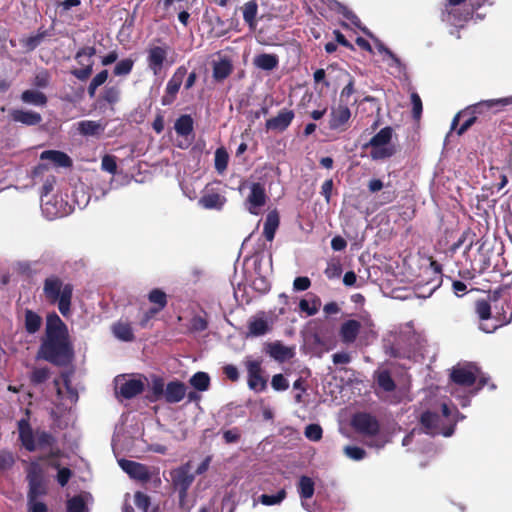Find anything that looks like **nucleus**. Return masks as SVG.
<instances>
[{
	"instance_id": "obj_1",
	"label": "nucleus",
	"mask_w": 512,
	"mask_h": 512,
	"mask_svg": "<svg viewBox=\"0 0 512 512\" xmlns=\"http://www.w3.org/2000/svg\"><path fill=\"white\" fill-rule=\"evenodd\" d=\"M71 349L68 344V334L65 324L56 314L47 316L46 338L43 341L38 357L53 364H63L68 361Z\"/></svg>"
},
{
	"instance_id": "obj_2",
	"label": "nucleus",
	"mask_w": 512,
	"mask_h": 512,
	"mask_svg": "<svg viewBox=\"0 0 512 512\" xmlns=\"http://www.w3.org/2000/svg\"><path fill=\"white\" fill-rule=\"evenodd\" d=\"M463 418L455 407L442 403L441 413L428 411L422 415L421 423L426 434L449 437L453 434L456 423Z\"/></svg>"
},
{
	"instance_id": "obj_3",
	"label": "nucleus",
	"mask_w": 512,
	"mask_h": 512,
	"mask_svg": "<svg viewBox=\"0 0 512 512\" xmlns=\"http://www.w3.org/2000/svg\"><path fill=\"white\" fill-rule=\"evenodd\" d=\"M72 293V285L64 283L55 275L47 277L44 281L43 294L46 300L52 304L57 303L58 309L64 317L70 314Z\"/></svg>"
},
{
	"instance_id": "obj_4",
	"label": "nucleus",
	"mask_w": 512,
	"mask_h": 512,
	"mask_svg": "<svg viewBox=\"0 0 512 512\" xmlns=\"http://www.w3.org/2000/svg\"><path fill=\"white\" fill-rule=\"evenodd\" d=\"M450 392L458 393V390L464 392L470 391L474 383L479 380V385L484 387L488 384L486 377L474 363H460L453 367L451 371Z\"/></svg>"
},
{
	"instance_id": "obj_5",
	"label": "nucleus",
	"mask_w": 512,
	"mask_h": 512,
	"mask_svg": "<svg viewBox=\"0 0 512 512\" xmlns=\"http://www.w3.org/2000/svg\"><path fill=\"white\" fill-rule=\"evenodd\" d=\"M393 129L390 126L382 128L363 147H371L370 157L373 160H384L396 153V147L391 145Z\"/></svg>"
},
{
	"instance_id": "obj_6",
	"label": "nucleus",
	"mask_w": 512,
	"mask_h": 512,
	"mask_svg": "<svg viewBox=\"0 0 512 512\" xmlns=\"http://www.w3.org/2000/svg\"><path fill=\"white\" fill-rule=\"evenodd\" d=\"M29 484L28 499H38L47 493V483L44 470L38 462H31L27 469Z\"/></svg>"
},
{
	"instance_id": "obj_7",
	"label": "nucleus",
	"mask_w": 512,
	"mask_h": 512,
	"mask_svg": "<svg viewBox=\"0 0 512 512\" xmlns=\"http://www.w3.org/2000/svg\"><path fill=\"white\" fill-rule=\"evenodd\" d=\"M96 54V48L86 46L80 48L75 54V60L82 68H74L71 74L80 81H86L93 72V61L91 58Z\"/></svg>"
},
{
	"instance_id": "obj_8",
	"label": "nucleus",
	"mask_w": 512,
	"mask_h": 512,
	"mask_svg": "<svg viewBox=\"0 0 512 512\" xmlns=\"http://www.w3.org/2000/svg\"><path fill=\"white\" fill-rule=\"evenodd\" d=\"M42 213L48 220L62 218L72 213L73 208L62 197L54 196L51 199H42Z\"/></svg>"
},
{
	"instance_id": "obj_9",
	"label": "nucleus",
	"mask_w": 512,
	"mask_h": 512,
	"mask_svg": "<svg viewBox=\"0 0 512 512\" xmlns=\"http://www.w3.org/2000/svg\"><path fill=\"white\" fill-rule=\"evenodd\" d=\"M19 429V437L22 442V445L28 451H34L37 448V444H45L48 443L51 439V436L47 433H39L36 436L34 435L32 428L30 427L28 421L22 419L18 422Z\"/></svg>"
},
{
	"instance_id": "obj_10",
	"label": "nucleus",
	"mask_w": 512,
	"mask_h": 512,
	"mask_svg": "<svg viewBox=\"0 0 512 512\" xmlns=\"http://www.w3.org/2000/svg\"><path fill=\"white\" fill-rule=\"evenodd\" d=\"M191 470V462H187L170 472L172 483L175 489L179 491L181 499L186 496L187 490L194 481V474Z\"/></svg>"
},
{
	"instance_id": "obj_11",
	"label": "nucleus",
	"mask_w": 512,
	"mask_h": 512,
	"mask_svg": "<svg viewBox=\"0 0 512 512\" xmlns=\"http://www.w3.org/2000/svg\"><path fill=\"white\" fill-rule=\"evenodd\" d=\"M145 386L141 377L118 376L115 379V389L122 397L130 399L140 394Z\"/></svg>"
},
{
	"instance_id": "obj_12",
	"label": "nucleus",
	"mask_w": 512,
	"mask_h": 512,
	"mask_svg": "<svg viewBox=\"0 0 512 512\" xmlns=\"http://www.w3.org/2000/svg\"><path fill=\"white\" fill-rule=\"evenodd\" d=\"M54 386L59 401L58 404L63 406V408L68 409L77 402L78 394L77 391L71 387L68 375H63L60 379H55Z\"/></svg>"
},
{
	"instance_id": "obj_13",
	"label": "nucleus",
	"mask_w": 512,
	"mask_h": 512,
	"mask_svg": "<svg viewBox=\"0 0 512 512\" xmlns=\"http://www.w3.org/2000/svg\"><path fill=\"white\" fill-rule=\"evenodd\" d=\"M169 47L167 45H150L147 49V66L154 76L160 75L167 61Z\"/></svg>"
},
{
	"instance_id": "obj_14",
	"label": "nucleus",
	"mask_w": 512,
	"mask_h": 512,
	"mask_svg": "<svg viewBox=\"0 0 512 512\" xmlns=\"http://www.w3.org/2000/svg\"><path fill=\"white\" fill-rule=\"evenodd\" d=\"M245 367L248 373V386L255 392H262L267 386V381L262 375L261 363L258 360L247 357Z\"/></svg>"
},
{
	"instance_id": "obj_15",
	"label": "nucleus",
	"mask_w": 512,
	"mask_h": 512,
	"mask_svg": "<svg viewBox=\"0 0 512 512\" xmlns=\"http://www.w3.org/2000/svg\"><path fill=\"white\" fill-rule=\"evenodd\" d=\"M511 103L512 98L483 100L476 104L468 106L466 108V112L472 111V114H475L477 118H479L480 116L486 117L490 116L491 113L499 111L500 108L507 106Z\"/></svg>"
},
{
	"instance_id": "obj_16",
	"label": "nucleus",
	"mask_w": 512,
	"mask_h": 512,
	"mask_svg": "<svg viewBox=\"0 0 512 512\" xmlns=\"http://www.w3.org/2000/svg\"><path fill=\"white\" fill-rule=\"evenodd\" d=\"M440 19L442 22L452 26L462 27L463 24L470 19V13L466 10H462L458 6L444 4L441 9Z\"/></svg>"
},
{
	"instance_id": "obj_17",
	"label": "nucleus",
	"mask_w": 512,
	"mask_h": 512,
	"mask_svg": "<svg viewBox=\"0 0 512 512\" xmlns=\"http://www.w3.org/2000/svg\"><path fill=\"white\" fill-rule=\"evenodd\" d=\"M351 118V111L347 103H341L331 108L329 128L331 130H344V127Z\"/></svg>"
},
{
	"instance_id": "obj_18",
	"label": "nucleus",
	"mask_w": 512,
	"mask_h": 512,
	"mask_svg": "<svg viewBox=\"0 0 512 512\" xmlns=\"http://www.w3.org/2000/svg\"><path fill=\"white\" fill-rule=\"evenodd\" d=\"M353 425L357 431L365 435L374 436L379 430L378 421L367 413H359L353 418Z\"/></svg>"
},
{
	"instance_id": "obj_19",
	"label": "nucleus",
	"mask_w": 512,
	"mask_h": 512,
	"mask_svg": "<svg viewBox=\"0 0 512 512\" xmlns=\"http://www.w3.org/2000/svg\"><path fill=\"white\" fill-rule=\"evenodd\" d=\"M266 198L264 186L261 183H253L247 198L249 212L257 215L260 208L265 205Z\"/></svg>"
},
{
	"instance_id": "obj_20",
	"label": "nucleus",
	"mask_w": 512,
	"mask_h": 512,
	"mask_svg": "<svg viewBox=\"0 0 512 512\" xmlns=\"http://www.w3.org/2000/svg\"><path fill=\"white\" fill-rule=\"evenodd\" d=\"M148 300L155 306L146 312L145 318L141 323L142 326H144L155 314L164 309V307L167 305V295L163 290L155 288L148 293Z\"/></svg>"
},
{
	"instance_id": "obj_21",
	"label": "nucleus",
	"mask_w": 512,
	"mask_h": 512,
	"mask_svg": "<svg viewBox=\"0 0 512 512\" xmlns=\"http://www.w3.org/2000/svg\"><path fill=\"white\" fill-rule=\"evenodd\" d=\"M294 116L293 110L282 109L277 116L266 120L265 127L267 130L283 132L290 126Z\"/></svg>"
},
{
	"instance_id": "obj_22",
	"label": "nucleus",
	"mask_w": 512,
	"mask_h": 512,
	"mask_svg": "<svg viewBox=\"0 0 512 512\" xmlns=\"http://www.w3.org/2000/svg\"><path fill=\"white\" fill-rule=\"evenodd\" d=\"M118 463L122 470L133 479L147 481L150 478L149 469L141 463L125 459L119 460Z\"/></svg>"
},
{
	"instance_id": "obj_23",
	"label": "nucleus",
	"mask_w": 512,
	"mask_h": 512,
	"mask_svg": "<svg viewBox=\"0 0 512 512\" xmlns=\"http://www.w3.org/2000/svg\"><path fill=\"white\" fill-rule=\"evenodd\" d=\"M10 118L26 126H36L42 122L41 114L31 110L13 109L10 112Z\"/></svg>"
},
{
	"instance_id": "obj_24",
	"label": "nucleus",
	"mask_w": 512,
	"mask_h": 512,
	"mask_svg": "<svg viewBox=\"0 0 512 512\" xmlns=\"http://www.w3.org/2000/svg\"><path fill=\"white\" fill-rule=\"evenodd\" d=\"M297 490L301 498L302 507L310 512L311 509L307 500L311 499L314 495L315 483L313 479L308 476H301L297 484Z\"/></svg>"
},
{
	"instance_id": "obj_25",
	"label": "nucleus",
	"mask_w": 512,
	"mask_h": 512,
	"mask_svg": "<svg viewBox=\"0 0 512 512\" xmlns=\"http://www.w3.org/2000/svg\"><path fill=\"white\" fill-rule=\"evenodd\" d=\"M270 330V323L264 313L251 317L248 321V335L258 337Z\"/></svg>"
},
{
	"instance_id": "obj_26",
	"label": "nucleus",
	"mask_w": 512,
	"mask_h": 512,
	"mask_svg": "<svg viewBox=\"0 0 512 512\" xmlns=\"http://www.w3.org/2000/svg\"><path fill=\"white\" fill-rule=\"evenodd\" d=\"M212 68V76L216 82L224 81L233 72L232 61L227 57L221 58L219 61H213Z\"/></svg>"
},
{
	"instance_id": "obj_27",
	"label": "nucleus",
	"mask_w": 512,
	"mask_h": 512,
	"mask_svg": "<svg viewBox=\"0 0 512 512\" xmlns=\"http://www.w3.org/2000/svg\"><path fill=\"white\" fill-rule=\"evenodd\" d=\"M40 158L52 161L57 167L70 168L73 165L72 159L65 152L59 150L43 151Z\"/></svg>"
},
{
	"instance_id": "obj_28",
	"label": "nucleus",
	"mask_w": 512,
	"mask_h": 512,
	"mask_svg": "<svg viewBox=\"0 0 512 512\" xmlns=\"http://www.w3.org/2000/svg\"><path fill=\"white\" fill-rule=\"evenodd\" d=\"M186 395V386L179 381H172L165 389V399L169 403H178Z\"/></svg>"
},
{
	"instance_id": "obj_29",
	"label": "nucleus",
	"mask_w": 512,
	"mask_h": 512,
	"mask_svg": "<svg viewBox=\"0 0 512 512\" xmlns=\"http://www.w3.org/2000/svg\"><path fill=\"white\" fill-rule=\"evenodd\" d=\"M361 323L356 320L345 321L340 328V336L344 343L350 344L355 341L359 334Z\"/></svg>"
},
{
	"instance_id": "obj_30",
	"label": "nucleus",
	"mask_w": 512,
	"mask_h": 512,
	"mask_svg": "<svg viewBox=\"0 0 512 512\" xmlns=\"http://www.w3.org/2000/svg\"><path fill=\"white\" fill-rule=\"evenodd\" d=\"M174 129L178 136L184 137L193 136L194 120L189 114H183L178 117L174 123Z\"/></svg>"
},
{
	"instance_id": "obj_31",
	"label": "nucleus",
	"mask_w": 512,
	"mask_h": 512,
	"mask_svg": "<svg viewBox=\"0 0 512 512\" xmlns=\"http://www.w3.org/2000/svg\"><path fill=\"white\" fill-rule=\"evenodd\" d=\"M268 352L272 358L280 362H284L294 356L293 348L287 347L280 342L270 344Z\"/></svg>"
},
{
	"instance_id": "obj_32",
	"label": "nucleus",
	"mask_w": 512,
	"mask_h": 512,
	"mask_svg": "<svg viewBox=\"0 0 512 512\" xmlns=\"http://www.w3.org/2000/svg\"><path fill=\"white\" fill-rule=\"evenodd\" d=\"M253 63L259 69L271 71L278 67L279 58L276 54L262 53L255 56Z\"/></svg>"
},
{
	"instance_id": "obj_33",
	"label": "nucleus",
	"mask_w": 512,
	"mask_h": 512,
	"mask_svg": "<svg viewBox=\"0 0 512 512\" xmlns=\"http://www.w3.org/2000/svg\"><path fill=\"white\" fill-rule=\"evenodd\" d=\"M186 74H187V68L183 65L179 66L173 73L170 80L167 82L166 89H165L166 92L171 95H177Z\"/></svg>"
},
{
	"instance_id": "obj_34",
	"label": "nucleus",
	"mask_w": 512,
	"mask_h": 512,
	"mask_svg": "<svg viewBox=\"0 0 512 512\" xmlns=\"http://www.w3.org/2000/svg\"><path fill=\"white\" fill-rule=\"evenodd\" d=\"M42 325V318L36 312L26 309L24 313V327L29 334L36 333Z\"/></svg>"
},
{
	"instance_id": "obj_35",
	"label": "nucleus",
	"mask_w": 512,
	"mask_h": 512,
	"mask_svg": "<svg viewBox=\"0 0 512 512\" xmlns=\"http://www.w3.org/2000/svg\"><path fill=\"white\" fill-rule=\"evenodd\" d=\"M225 201L226 199L224 196L213 192L203 195L200 198L199 203L207 209H220L224 205Z\"/></svg>"
},
{
	"instance_id": "obj_36",
	"label": "nucleus",
	"mask_w": 512,
	"mask_h": 512,
	"mask_svg": "<svg viewBox=\"0 0 512 512\" xmlns=\"http://www.w3.org/2000/svg\"><path fill=\"white\" fill-rule=\"evenodd\" d=\"M21 100L24 103L33 104L35 106H45L48 102L47 96L43 92L36 90L23 91Z\"/></svg>"
},
{
	"instance_id": "obj_37",
	"label": "nucleus",
	"mask_w": 512,
	"mask_h": 512,
	"mask_svg": "<svg viewBox=\"0 0 512 512\" xmlns=\"http://www.w3.org/2000/svg\"><path fill=\"white\" fill-rule=\"evenodd\" d=\"M114 336L122 341H131L134 338L133 330L128 322L119 321L112 327Z\"/></svg>"
},
{
	"instance_id": "obj_38",
	"label": "nucleus",
	"mask_w": 512,
	"mask_h": 512,
	"mask_svg": "<svg viewBox=\"0 0 512 512\" xmlns=\"http://www.w3.org/2000/svg\"><path fill=\"white\" fill-rule=\"evenodd\" d=\"M243 19L250 28L256 25V16L258 13V3L256 0H250L243 6Z\"/></svg>"
},
{
	"instance_id": "obj_39",
	"label": "nucleus",
	"mask_w": 512,
	"mask_h": 512,
	"mask_svg": "<svg viewBox=\"0 0 512 512\" xmlns=\"http://www.w3.org/2000/svg\"><path fill=\"white\" fill-rule=\"evenodd\" d=\"M321 307V300L317 296H312L310 299H302L299 302V309L307 316L315 315Z\"/></svg>"
},
{
	"instance_id": "obj_40",
	"label": "nucleus",
	"mask_w": 512,
	"mask_h": 512,
	"mask_svg": "<svg viewBox=\"0 0 512 512\" xmlns=\"http://www.w3.org/2000/svg\"><path fill=\"white\" fill-rule=\"evenodd\" d=\"M104 130V127L97 121L83 120L78 123V131L84 136H93Z\"/></svg>"
},
{
	"instance_id": "obj_41",
	"label": "nucleus",
	"mask_w": 512,
	"mask_h": 512,
	"mask_svg": "<svg viewBox=\"0 0 512 512\" xmlns=\"http://www.w3.org/2000/svg\"><path fill=\"white\" fill-rule=\"evenodd\" d=\"M489 172L491 177L494 179L492 188L496 189L497 192L502 191L508 184V177L504 169L499 167H491Z\"/></svg>"
},
{
	"instance_id": "obj_42",
	"label": "nucleus",
	"mask_w": 512,
	"mask_h": 512,
	"mask_svg": "<svg viewBox=\"0 0 512 512\" xmlns=\"http://www.w3.org/2000/svg\"><path fill=\"white\" fill-rule=\"evenodd\" d=\"M51 377L50 369L46 366L33 367L30 373V381L33 385H41Z\"/></svg>"
},
{
	"instance_id": "obj_43",
	"label": "nucleus",
	"mask_w": 512,
	"mask_h": 512,
	"mask_svg": "<svg viewBox=\"0 0 512 512\" xmlns=\"http://www.w3.org/2000/svg\"><path fill=\"white\" fill-rule=\"evenodd\" d=\"M189 383L198 391H207L210 386V377L206 372L199 371L190 378Z\"/></svg>"
},
{
	"instance_id": "obj_44",
	"label": "nucleus",
	"mask_w": 512,
	"mask_h": 512,
	"mask_svg": "<svg viewBox=\"0 0 512 512\" xmlns=\"http://www.w3.org/2000/svg\"><path fill=\"white\" fill-rule=\"evenodd\" d=\"M229 154L224 147L217 148L215 151L214 165L218 173H223L228 166Z\"/></svg>"
},
{
	"instance_id": "obj_45",
	"label": "nucleus",
	"mask_w": 512,
	"mask_h": 512,
	"mask_svg": "<svg viewBox=\"0 0 512 512\" xmlns=\"http://www.w3.org/2000/svg\"><path fill=\"white\" fill-rule=\"evenodd\" d=\"M286 498V491L281 489L274 495L262 494L259 501L266 506H273L280 504Z\"/></svg>"
},
{
	"instance_id": "obj_46",
	"label": "nucleus",
	"mask_w": 512,
	"mask_h": 512,
	"mask_svg": "<svg viewBox=\"0 0 512 512\" xmlns=\"http://www.w3.org/2000/svg\"><path fill=\"white\" fill-rule=\"evenodd\" d=\"M134 66V61L131 58H126L119 61L114 69L113 73L115 76H125L131 73Z\"/></svg>"
},
{
	"instance_id": "obj_47",
	"label": "nucleus",
	"mask_w": 512,
	"mask_h": 512,
	"mask_svg": "<svg viewBox=\"0 0 512 512\" xmlns=\"http://www.w3.org/2000/svg\"><path fill=\"white\" fill-rule=\"evenodd\" d=\"M462 118H465L463 123L459 126L457 129V134L462 135L464 134L472 125H474L478 118L475 114H472L471 112H466V108L461 111Z\"/></svg>"
},
{
	"instance_id": "obj_48",
	"label": "nucleus",
	"mask_w": 512,
	"mask_h": 512,
	"mask_svg": "<svg viewBox=\"0 0 512 512\" xmlns=\"http://www.w3.org/2000/svg\"><path fill=\"white\" fill-rule=\"evenodd\" d=\"M102 99L110 105L116 104L120 99V89L116 86L105 87Z\"/></svg>"
},
{
	"instance_id": "obj_49",
	"label": "nucleus",
	"mask_w": 512,
	"mask_h": 512,
	"mask_svg": "<svg viewBox=\"0 0 512 512\" xmlns=\"http://www.w3.org/2000/svg\"><path fill=\"white\" fill-rule=\"evenodd\" d=\"M476 313L481 321L490 319L491 306L486 300H478L475 304Z\"/></svg>"
},
{
	"instance_id": "obj_50",
	"label": "nucleus",
	"mask_w": 512,
	"mask_h": 512,
	"mask_svg": "<svg viewBox=\"0 0 512 512\" xmlns=\"http://www.w3.org/2000/svg\"><path fill=\"white\" fill-rule=\"evenodd\" d=\"M85 509L86 504L82 495L74 496L67 502L68 512H84Z\"/></svg>"
},
{
	"instance_id": "obj_51",
	"label": "nucleus",
	"mask_w": 512,
	"mask_h": 512,
	"mask_svg": "<svg viewBox=\"0 0 512 512\" xmlns=\"http://www.w3.org/2000/svg\"><path fill=\"white\" fill-rule=\"evenodd\" d=\"M343 451L348 458L354 461H360L366 457V451L358 446H345Z\"/></svg>"
},
{
	"instance_id": "obj_52",
	"label": "nucleus",
	"mask_w": 512,
	"mask_h": 512,
	"mask_svg": "<svg viewBox=\"0 0 512 512\" xmlns=\"http://www.w3.org/2000/svg\"><path fill=\"white\" fill-rule=\"evenodd\" d=\"M377 383L384 391H392L395 387L393 379L386 371H381L378 373Z\"/></svg>"
},
{
	"instance_id": "obj_53",
	"label": "nucleus",
	"mask_w": 512,
	"mask_h": 512,
	"mask_svg": "<svg viewBox=\"0 0 512 512\" xmlns=\"http://www.w3.org/2000/svg\"><path fill=\"white\" fill-rule=\"evenodd\" d=\"M46 36L47 31H38L36 35L30 36L25 40L24 46L27 48V50L33 51L41 44Z\"/></svg>"
},
{
	"instance_id": "obj_54",
	"label": "nucleus",
	"mask_w": 512,
	"mask_h": 512,
	"mask_svg": "<svg viewBox=\"0 0 512 512\" xmlns=\"http://www.w3.org/2000/svg\"><path fill=\"white\" fill-rule=\"evenodd\" d=\"M15 457L12 452L7 450L0 451V470L7 471L13 467Z\"/></svg>"
},
{
	"instance_id": "obj_55",
	"label": "nucleus",
	"mask_w": 512,
	"mask_h": 512,
	"mask_svg": "<svg viewBox=\"0 0 512 512\" xmlns=\"http://www.w3.org/2000/svg\"><path fill=\"white\" fill-rule=\"evenodd\" d=\"M411 104H412V116L415 120H419L422 115L423 105L422 100L418 93L413 92L411 94Z\"/></svg>"
},
{
	"instance_id": "obj_56",
	"label": "nucleus",
	"mask_w": 512,
	"mask_h": 512,
	"mask_svg": "<svg viewBox=\"0 0 512 512\" xmlns=\"http://www.w3.org/2000/svg\"><path fill=\"white\" fill-rule=\"evenodd\" d=\"M49 83L50 74L46 69H42L38 72L33 79V85L37 88H46L49 86Z\"/></svg>"
},
{
	"instance_id": "obj_57",
	"label": "nucleus",
	"mask_w": 512,
	"mask_h": 512,
	"mask_svg": "<svg viewBox=\"0 0 512 512\" xmlns=\"http://www.w3.org/2000/svg\"><path fill=\"white\" fill-rule=\"evenodd\" d=\"M101 167L104 171L115 174L117 171L116 157L113 155H105L101 161Z\"/></svg>"
},
{
	"instance_id": "obj_58",
	"label": "nucleus",
	"mask_w": 512,
	"mask_h": 512,
	"mask_svg": "<svg viewBox=\"0 0 512 512\" xmlns=\"http://www.w3.org/2000/svg\"><path fill=\"white\" fill-rule=\"evenodd\" d=\"M134 503L142 512H148L150 499L146 494L142 492H136L134 495Z\"/></svg>"
},
{
	"instance_id": "obj_59",
	"label": "nucleus",
	"mask_w": 512,
	"mask_h": 512,
	"mask_svg": "<svg viewBox=\"0 0 512 512\" xmlns=\"http://www.w3.org/2000/svg\"><path fill=\"white\" fill-rule=\"evenodd\" d=\"M305 436L311 441H319L322 437V428L318 424H310L305 428Z\"/></svg>"
},
{
	"instance_id": "obj_60",
	"label": "nucleus",
	"mask_w": 512,
	"mask_h": 512,
	"mask_svg": "<svg viewBox=\"0 0 512 512\" xmlns=\"http://www.w3.org/2000/svg\"><path fill=\"white\" fill-rule=\"evenodd\" d=\"M51 466L58 469L57 481L61 486H65L71 477V471L68 468H59V465L50 462Z\"/></svg>"
},
{
	"instance_id": "obj_61",
	"label": "nucleus",
	"mask_w": 512,
	"mask_h": 512,
	"mask_svg": "<svg viewBox=\"0 0 512 512\" xmlns=\"http://www.w3.org/2000/svg\"><path fill=\"white\" fill-rule=\"evenodd\" d=\"M271 385L273 389L277 391H284L289 387L288 381L282 374H276L273 376Z\"/></svg>"
},
{
	"instance_id": "obj_62",
	"label": "nucleus",
	"mask_w": 512,
	"mask_h": 512,
	"mask_svg": "<svg viewBox=\"0 0 512 512\" xmlns=\"http://www.w3.org/2000/svg\"><path fill=\"white\" fill-rule=\"evenodd\" d=\"M355 93L354 88V80L350 79V81L345 85V87L342 89L340 93V101L341 103H347L349 102V98L351 95Z\"/></svg>"
},
{
	"instance_id": "obj_63",
	"label": "nucleus",
	"mask_w": 512,
	"mask_h": 512,
	"mask_svg": "<svg viewBox=\"0 0 512 512\" xmlns=\"http://www.w3.org/2000/svg\"><path fill=\"white\" fill-rule=\"evenodd\" d=\"M27 506L28 512H48L46 504L38 499H28Z\"/></svg>"
},
{
	"instance_id": "obj_64",
	"label": "nucleus",
	"mask_w": 512,
	"mask_h": 512,
	"mask_svg": "<svg viewBox=\"0 0 512 512\" xmlns=\"http://www.w3.org/2000/svg\"><path fill=\"white\" fill-rule=\"evenodd\" d=\"M342 272L341 265L336 262H330L328 263L326 269H325V275L329 279L337 278L340 276Z\"/></svg>"
}]
</instances>
